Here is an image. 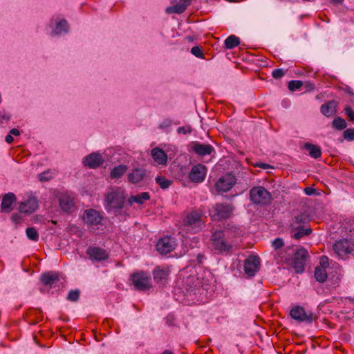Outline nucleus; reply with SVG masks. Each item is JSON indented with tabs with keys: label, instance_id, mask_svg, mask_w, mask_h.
Returning a JSON list of instances; mask_svg holds the SVG:
<instances>
[{
	"label": "nucleus",
	"instance_id": "nucleus-11",
	"mask_svg": "<svg viewBox=\"0 0 354 354\" xmlns=\"http://www.w3.org/2000/svg\"><path fill=\"white\" fill-rule=\"evenodd\" d=\"M353 243L346 239L337 241L333 245V249L335 254L340 257H343L353 251Z\"/></svg>",
	"mask_w": 354,
	"mask_h": 354
},
{
	"label": "nucleus",
	"instance_id": "nucleus-29",
	"mask_svg": "<svg viewBox=\"0 0 354 354\" xmlns=\"http://www.w3.org/2000/svg\"><path fill=\"white\" fill-rule=\"evenodd\" d=\"M308 221V215L305 212H300L292 218V221L291 223L292 227H295V226H303L302 225L305 224Z\"/></svg>",
	"mask_w": 354,
	"mask_h": 354
},
{
	"label": "nucleus",
	"instance_id": "nucleus-50",
	"mask_svg": "<svg viewBox=\"0 0 354 354\" xmlns=\"http://www.w3.org/2000/svg\"><path fill=\"white\" fill-rule=\"evenodd\" d=\"M11 218L16 223H18L21 221V217L19 214H12Z\"/></svg>",
	"mask_w": 354,
	"mask_h": 354
},
{
	"label": "nucleus",
	"instance_id": "nucleus-6",
	"mask_svg": "<svg viewBox=\"0 0 354 354\" xmlns=\"http://www.w3.org/2000/svg\"><path fill=\"white\" fill-rule=\"evenodd\" d=\"M131 280L135 288L138 290L145 291L152 286L151 276L144 272L134 273Z\"/></svg>",
	"mask_w": 354,
	"mask_h": 354
},
{
	"label": "nucleus",
	"instance_id": "nucleus-45",
	"mask_svg": "<svg viewBox=\"0 0 354 354\" xmlns=\"http://www.w3.org/2000/svg\"><path fill=\"white\" fill-rule=\"evenodd\" d=\"M192 131V128L190 126L186 127H180L177 129V132L178 134H187V133H190Z\"/></svg>",
	"mask_w": 354,
	"mask_h": 354
},
{
	"label": "nucleus",
	"instance_id": "nucleus-14",
	"mask_svg": "<svg viewBox=\"0 0 354 354\" xmlns=\"http://www.w3.org/2000/svg\"><path fill=\"white\" fill-rule=\"evenodd\" d=\"M260 259L257 256H249L245 261L244 271L249 277H253L259 270Z\"/></svg>",
	"mask_w": 354,
	"mask_h": 354
},
{
	"label": "nucleus",
	"instance_id": "nucleus-47",
	"mask_svg": "<svg viewBox=\"0 0 354 354\" xmlns=\"http://www.w3.org/2000/svg\"><path fill=\"white\" fill-rule=\"evenodd\" d=\"M344 111L347 117L352 121H354V112L351 106H346Z\"/></svg>",
	"mask_w": 354,
	"mask_h": 354
},
{
	"label": "nucleus",
	"instance_id": "nucleus-57",
	"mask_svg": "<svg viewBox=\"0 0 354 354\" xmlns=\"http://www.w3.org/2000/svg\"><path fill=\"white\" fill-rule=\"evenodd\" d=\"M306 87L309 88L310 89L314 88V84H313L310 82H306Z\"/></svg>",
	"mask_w": 354,
	"mask_h": 354
},
{
	"label": "nucleus",
	"instance_id": "nucleus-17",
	"mask_svg": "<svg viewBox=\"0 0 354 354\" xmlns=\"http://www.w3.org/2000/svg\"><path fill=\"white\" fill-rule=\"evenodd\" d=\"M104 162L102 155L99 153H91L85 156L82 160L84 166L95 169L100 167Z\"/></svg>",
	"mask_w": 354,
	"mask_h": 354
},
{
	"label": "nucleus",
	"instance_id": "nucleus-53",
	"mask_svg": "<svg viewBox=\"0 0 354 354\" xmlns=\"http://www.w3.org/2000/svg\"><path fill=\"white\" fill-rule=\"evenodd\" d=\"M13 137L9 134V135H7L6 136V141L8 142V143H12L13 142Z\"/></svg>",
	"mask_w": 354,
	"mask_h": 354
},
{
	"label": "nucleus",
	"instance_id": "nucleus-58",
	"mask_svg": "<svg viewBox=\"0 0 354 354\" xmlns=\"http://www.w3.org/2000/svg\"><path fill=\"white\" fill-rule=\"evenodd\" d=\"M162 354H174V353L169 350H166Z\"/></svg>",
	"mask_w": 354,
	"mask_h": 354
},
{
	"label": "nucleus",
	"instance_id": "nucleus-22",
	"mask_svg": "<svg viewBox=\"0 0 354 354\" xmlns=\"http://www.w3.org/2000/svg\"><path fill=\"white\" fill-rule=\"evenodd\" d=\"M191 1L192 0H180L178 3L167 8L166 12L169 14H181L186 10Z\"/></svg>",
	"mask_w": 354,
	"mask_h": 354
},
{
	"label": "nucleus",
	"instance_id": "nucleus-20",
	"mask_svg": "<svg viewBox=\"0 0 354 354\" xmlns=\"http://www.w3.org/2000/svg\"><path fill=\"white\" fill-rule=\"evenodd\" d=\"M87 254L90 259L95 261H103L109 257L108 252L99 247H89L87 249Z\"/></svg>",
	"mask_w": 354,
	"mask_h": 354
},
{
	"label": "nucleus",
	"instance_id": "nucleus-4",
	"mask_svg": "<svg viewBox=\"0 0 354 354\" xmlns=\"http://www.w3.org/2000/svg\"><path fill=\"white\" fill-rule=\"evenodd\" d=\"M250 196L254 203L262 205L270 203L272 200L271 194L261 186L252 187L250 191Z\"/></svg>",
	"mask_w": 354,
	"mask_h": 354
},
{
	"label": "nucleus",
	"instance_id": "nucleus-33",
	"mask_svg": "<svg viewBox=\"0 0 354 354\" xmlns=\"http://www.w3.org/2000/svg\"><path fill=\"white\" fill-rule=\"evenodd\" d=\"M327 272L323 267H317L315 270V277L319 282L323 283L327 279Z\"/></svg>",
	"mask_w": 354,
	"mask_h": 354
},
{
	"label": "nucleus",
	"instance_id": "nucleus-55",
	"mask_svg": "<svg viewBox=\"0 0 354 354\" xmlns=\"http://www.w3.org/2000/svg\"><path fill=\"white\" fill-rule=\"evenodd\" d=\"M344 0H331V3L334 5L342 4Z\"/></svg>",
	"mask_w": 354,
	"mask_h": 354
},
{
	"label": "nucleus",
	"instance_id": "nucleus-30",
	"mask_svg": "<svg viewBox=\"0 0 354 354\" xmlns=\"http://www.w3.org/2000/svg\"><path fill=\"white\" fill-rule=\"evenodd\" d=\"M128 167L124 165L115 166L110 172V177L112 179L122 177L127 171Z\"/></svg>",
	"mask_w": 354,
	"mask_h": 354
},
{
	"label": "nucleus",
	"instance_id": "nucleus-12",
	"mask_svg": "<svg viewBox=\"0 0 354 354\" xmlns=\"http://www.w3.org/2000/svg\"><path fill=\"white\" fill-rule=\"evenodd\" d=\"M82 218L88 225L92 227L100 225L103 216L100 212L94 209H88L84 211Z\"/></svg>",
	"mask_w": 354,
	"mask_h": 354
},
{
	"label": "nucleus",
	"instance_id": "nucleus-13",
	"mask_svg": "<svg viewBox=\"0 0 354 354\" xmlns=\"http://www.w3.org/2000/svg\"><path fill=\"white\" fill-rule=\"evenodd\" d=\"M58 201L61 209L68 213H72L75 210L74 198L68 193H62L58 195Z\"/></svg>",
	"mask_w": 354,
	"mask_h": 354
},
{
	"label": "nucleus",
	"instance_id": "nucleus-46",
	"mask_svg": "<svg viewBox=\"0 0 354 354\" xmlns=\"http://www.w3.org/2000/svg\"><path fill=\"white\" fill-rule=\"evenodd\" d=\"M10 118V115L5 111H0V122H8Z\"/></svg>",
	"mask_w": 354,
	"mask_h": 354
},
{
	"label": "nucleus",
	"instance_id": "nucleus-2",
	"mask_svg": "<svg viewBox=\"0 0 354 354\" xmlns=\"http://www.w3.org/2000/svg\"><path fill=\"white\" fill-rule=\"evenodd\" d=\"M234 207L231 203H216L209 209V215L214 221H221L230 218L234 212Z\"/></svg>",
	"mask_w": 354,
	"mask_h": 354
},
{
	"label": "nucleus",
	"instance_id": "nucleus-39",
	"mask_svg": "<svg viewBox=\"0 0 354 354\" xmlns=\"http://www.w3.org/2000/svg\"><path fill=\"white\" fill-rule=\"evenodd\" d=\"M303 85V83L301 81L299 80H291L288 83V88L289 90L292 91H297V89L300 88Z\"/></svg>",
	"mask_w": 354,
	"mask_h": 354
},
{
	"label": "nucleus",
	"instance_id": "nucleus-24",
	"mask_svg": "<svg viewBox=\"0 0 354 354\" xmlns=\"http://www.w3.org/2000/svg\"><path fill=\"white\" fill-rule=\"evenodd\" d=\"M337 103L335 100H330L321 106V113L326 116L330 117L336 113Z\"/></svg>",
	"mask_w": 354,
	"mask_h": 354
},
{
	"label": "nucleus",
	"instance_id": "nucleus-40",
	"mask_svg": "<svg viewBox=\"0 0 354 354\" xmlns=\"http://www.w3.org/2000/svg\"><path fill=\"white\" fill-rule=\"evenodd\" d=\"M191 53L198 58H204L202 48L198 46H196L192 48Z\"/></svg>",
	"mask_w": 354,
	"mask_h": 354
},
{
	"label": "nucleus",
	"instance_id": "nucleus-31",
	"mask_svg": "<svg viewBox=\"0 0 354 354\" xmlns=\"http://www.w3.org/2000/svg\"><path fill=\"white\" fill-rule=\"evenodd\" d=\"M304 148L308 151L310 156L313 158L317 159L322 155L321 148L317 145H314L310 143H306Z\"/></svg>",
	"mask_w": 354,
	"mask_h": 354
},
{
	"label": "nucleus",
	"instance_id": "nucleus-7",
	"mask_svg": "<svg viewBox=\"0 0 354 354\" xmlns=\"http://www.w3.org/2000/svg\"><path fill=\"white\" fill-rule=\"evenodd\" d=\"M290 315L292 319L299 322L310 324L317 319L315 315L311 312H306L302 306H295L292 308Z\"/></svg>",
	"mask_w": 354,
	"mask_h": 354
},
{
	"label": "nucleus",
	"instance_id": "nucleus-26",
	"mask_svg": "<svg viewBox=\"0 0 354 354\" xmlns=\"http://www.w3.org/2000/svg\"><path fill=\"white\" fill-rule=\"evenodd\" d=\"M151 156L158 165H166L167 156L162 149L158 147L152 149Z\"/></svg>",
	"mask_w": 354,
	"mask_h": 354
},
{
	"label": "nucleus",
	"instance_id": "nucleus-52",
	"mask_svg": "<svg viewBox=\"0 0 354 354\" xmlns=\"http://www.w3.org/2000/svg\"><path fill=\"white\" fill-rule=\"evenodd\" d=\"M10 134L12 135H14V136H19L20 134V132L18 129H12L10 131Z\"/></svg>",
	"mask_w": 354,
	"mask_h": 354
},
{
	"label": "nucleus",
	"instance_id": "nucleus-9",
	"mask_svg": "<svg viewBox=\"0 0 354 354\" xmlns=\"http://www.w3.org/2000/svg\"><path fill=\"white\" fill-rule=\"evenodd\" d=\"M236 177L232 174H226L216 183L215 187L218 192H226L232 189L236 183Z\"/></svg>",
	"mask_w": 354,
	"mask_h": 354
},
{
	"label": "nucleus",
	"instance_id": "nucleus-28",
	"mask_svg": "<svg viewBox=\"0 0 354 354\" xmlns=\"http://www.w3.org/2000/svg\"><path fill=\"white\" fill-rule=\"evenodd\" d=\"M150 198V196L147 192H142L139 194L131 196L128 199V203L131 205L133 203H136L138 204H143L145 201H148Z\"/></svg>",
	"mask_w": 354,
	"mask_h": 354
},
{
	"label": "nucleus",
	"instance_id": "nucleus-49",
	"mask_svg": "<svg viewBox=\"0 0 354 354\" xmlns=\"http://www.w3.org/2000/svg\"><path fill=\"white\" fill-rule=\"evenodd\" d=\"M304 191L307 196H312L316 193V189L311 187H306Z\"/></svg>",
	"mask_w": 354,
	"mask_h": 354
},
{
	"label": "nucleus",
	"instance_id": "nucleus-34",
	"mask_svg": "<svg viewBox=\"0 0 354 354\" xmlns=\"http://www.w3.org/2000/svg\"><path fill=\"white\" fill-rule=\"evenodd\" d=\"M240 44L239 38L235 35H230L225 40V48L232 49Z\"/></svg>",
	"mask_w": 354,
	"mask_h": 354
},
{
	"label": "nucleus",
	"instance_id": "nucleus-56",
	"mask_svg": "<svg viewBox=\"0 0 354 354\" xmlns=\"http://www.w3.org/2000/svg\"><path fill=\"white\" fill-rule=\"evenodd\" d=\"M259 167L261 168H263V169H267L269 167V165H267V164H265V163H261V164H259L257 165Z\"/></svg>",
	"mask_w": 354,
	"mask_h": 354
},
{
	"label": "nucleus",
	"instance_id": "nucleus-43",
	"mask_svg": "<svg viewBox=\"0 0 354 354\" xmlns=\"http://www.w3.org/2000/svg\"><path fill=\"white\" fill-rule=\"evenodd\" d=\"M284 243L282 239L277 238L272 242V246L275 249H279L283 245Z\"/></svg>",
	"mask_w": 354,
	"mask_h": 354
},
{
	"label": "nucleus",
	"instance_id": "nucleus-38",
	"mask_svg": "<svg viewBox=\"0 0 354 354\" xmlns=\"http://www.w3.org/2000/svg\"><path fill=\"white\" fill-rule=\"evenodd\" d=\"M54 174L52 171L47 170L39 174L38 178L40 181H48L53 177Z\"/></svg>",
	"mask_w": 354,
	"mask_h": 354
},
{
	"label": "nucleus",
	"instance_id": "nucleus-16",
	"mask_svg": "<svg viewBox=\"0 0 354 354\" xmlns=\"http://www.w3.org/2000/svg\"><path fill=\"white\" fill-rule=\"evenodd\" d=\"M176 245V243L174 239L170 236H165L158 241L156 248L160 253L167 254L173 251Z\"/></svg>",
	"mask_w": 354,
	"mask_h": 354
},
{
	"label": "nucleus",
	"instance_id": "nucleus-5",
	"mask_svg": "<svg viewBox=\"0 0 354 354\" xmlns=\"http://www.w3.org/2000/svg\"><path fill=\"white\" fill-rule=\"evenodd\" d=\"M124 200V193L120 190L111 192L106 196L109 207L114 209L115 212H118L123 207Z\"/></svg>",
	"mask_w": 354,
	"mask_h": 354
},
{
	"label": "nucleus",
	"instance_id": "nucleus-15",
	"mask_svg": "<svg viewBox=\"0 0 354 354\" xmlns=\"http://www.w3.org/2000/svg\"><path fill=\"white\" fill-rule=\"evenodd\" d=\"M207 167L202 164H197L192 167L189 177L192 182L202 183L206 176Z\"/></svg>",
	"mask_w": 354,
	"mask_h": 354
},
{
	"label": "nucleus",
	"instance_id": "nucleus-41",
	"mask_svg": "<svg viewBox=\"0 0 354 354\" xmlns=\"http://www.w3.org/2000/svg\"><path fill=\"white\" fill-rule=\"evenodd\" d=\"M80 297V291L77 290H71L68 295L67 299L71 301H77Z\"/></svg>",
	"mask_w": 354,
	"mask_h": 354
},
{
	"label": "nucleus",
	"instance_id": "nucleus-1",
	"mask_svg": "<svg viewBox=\"0 0 354 354\" xmlns=\"http://www.w3.org/2000/svg\"><path fill=\"white\" fill-rule=\"evenodd\" d=\"M240 234L239 228L232 223H228L222 230H215L210 238L213 248L218 253H231L234 247V239Z\"/></svg>",
	"mask_w": 354,
	"mask_h": 354
},
{
	"label": "nucleus",
	"instance_id": "nucleus-8",
	"mask_svg": "<svg viewBox=\"0 0 354 354\" xmlns=\"http://www.w3.org/2000/svg\"><path fill=\"white\" fill-rule=\"evenodd\" d=\"M308 256V251L303 248L295 252L292 259V263L296 272L302 273L304 271Z\"/></svg>",
	"mask_w": 354,
	"mask_h": 354
},
{
	"label": "nucleus",
	"instance_id": "nucleus-27",
	"mask_svg": "<svg viewBox=\"0 0 354 354\" xmlns=\"http://www.w3.org/2000/svg\"><path fill=\"white\" fill-rule=\"evenodd\" d=\"M68 30V24L65 19L56 21L55 26L53 28L52 34L59 35L66 33Z\"/></svg>",
	"mask_w": 354,
	"mask_h": 354
},
{
	"label": "nucleus",
	"instance_id": "nucleus-42",
	"mask_svg": "<svg viewBox=\"0 0 354 354\" xmlns=\"http://www.w3.org/2000/svg\"><path fill=\"white\" fill-rule=\"evenodd\" d=\"M344 138L345 140L348 141L354 140V129H347L344 131Z\"/></svg>",
	"mask_w": 354,
	"mask_h": 354
},
{
	"label": "nucleus",
	"instance_id": "nucleus-18",
	"mask_svg": "<svg viewBox=\"0 0 354 354\" xmlns=\"http://www.w3.org/2000/svg\"><path fill=\"white\" fill-rule=\"evenodd\" d=\"M193 152L200 156L211 155L214 151V147L209 144H203L198 142H194L190 145Z\"/></svg>",
	"mask_w": 354,
	"mask_h": 354
},
{
	"label": "nucleus",
	"instance_id": "nucleus-23",
	"mask_svg": "<svg viewBox=\"0 0 354 354\" xmlns=\"http://www.w3.org/2000/svg\"><path fill=\"white\" fill-rule=\"evenodd\" d=\"M15 200V196L12 193L5 194L2 198L1 209V212L8 213L12 210V205Z\"/></svg>",
	"mask_w": 354,
	"mask_h": 354
},
{
	"label": "nucleus",
	"instance_id": "nucleus-44",
	"mask_svg": "<svg viewBox=\"0 0 354 354\" xmlns=\"http://www.w3.org/2000/svg\"><path fill=\"white\" fill-rule=\"evenodd\" d=\"M272 75L274 78L279 79L285 75V72L281 68H277L272 71Z\"/></svg>",
	"mask_w": 354,
	"mask_h": 354
},
{
	"label": "nucleus",
	"instance_id": "nucleus-35",
	"mask_svg": "<svg viewBox=\"0 0 354 354\" xmlns=\"http://www.w3.org/2000/svg\"><path fill=\"white\" fill-rule=\"evenodd\" d=\"M346 126V120L340 117L335 118L332 122L333 128L339 131L344 129Z\"/></svg>",
	"mask_w": 354,
	"mask_h": 354
},
{
	"label": "nucleus",
	"instance_id": "nucleus-10",
	"mask_svg": "<svg viewBox=\"0 0 354 354\" xmlns=\"http://www.w3.org/2000/svg\"><path fill=\"white\" fill-rule=\"evenodd\" d=\"M154 281L159 286H164L170 274L169 268L167 266H156L152 272Z\"/></svg>",
	"mask_w": 354,
	"mask_h": 354
},
{
	"label": "nucleus",
	"instance_id": "nucleus-32",
	"mask_svg": "<svg viewBox=\"0 0 354 354\" xmlns=\"http://www.w3.org/2000/svg\"><path fill=\"white\" fill-rule=\"evenodd\" d=\"M295 232L292 235L295 239H300L304 236L308 235L311 233L312 230L310 228H305L304 226H295L292 227Z\"/></svg>",
	"mask_w": 354,
	"mask_h": 354
},
{
	"label": "nucleus",
	"instance_id": "nucleus-25",
	"mask_svg": "<svg viewBox=\"0 0 354 354\" xmlns=\"http://www.w3.org/2000/svg\"><path fill=\"white\" fill-rule=\"evenodd\" d=\"M41 281L44 285L52 287L59 281V275L54 272H48L41 274Z\"/></svg>",
	"mask_w": 354,
	"mask_h": 354
},
{
	"label": "nucleus",
	"instance_id": "nucleus-37",
	"mask_svg": "<svg viewBox=\"0 0 354 354\" xmlns=\"http://www.w3.org/2000/svg\"><path fill=\"white\" fill-rule=\"evenodd\" d=\"M26 234L30 240L37 241L39 239V234L35 227H28Z\"/></svg>",
	"mask_w": 354,
	"mask_h": 354
},
{
	"label": "nucleus",
	"instance_id": "nucleus-3",
	"mask_svg": "<svg viewBox=\"0 0 354 354\" xmlns=\"http://www.w3.org/2000/svg\"><path fill=\"white\" fill-rule=\"evenodd\" d=\"M201 214L192 212L187 214L184 219V227L187 231L192 233H197L201 230L203 226Z\"/></svg>",
	"mask_w": 354,
	"mask_h": 354
},
{
	"label": "nucleus",
	"instance_id": "nucleus-21",
	"mask_svg": "<svg viewBox=\"0 0 354 354\" xmlns=\"http://www.w3.org/2000/svg\"><path fill=\"white\" fill-rule=\"evenodd\" d=\"M146 176V171L142 168H135L128 174L131 183L136 184L142 181Z\"/></svg>",
	"mask_w": 354,
	"mask_h": 354
},
{
	"label": "nucleus",
	"instance_id": "nucleus-36",
	"mask_svg": "<svg viewBox=\"0 0 354 354\" xmlns=\"http://www.w3.org/2000/svg\"><path fill=\"white\" fill-rule=\"evenodd\" d=\"M155 180L160 187L164 189L168 188L171 184V180H167L163 176H158Z\"/></svg>",
	"mask_w": 354,
	"mask_h": 354
},
{
	"label": "nucleus",
	"instance_id": "nucleus-19",
	"mask_svg": "<svg viewBox=\"0 0 354 354\" xmlns=\"http://www.w3.org/2000/svg\"><path fill=\"white\" fill-rule=\"evenodd\" d=\"M37 207V198L34 196H28V198L20 203L19 210L21 213L29 214L35 212Z\"/></svg>",
	"mask_w": 354,
	"mask_h": 354
},
{
	"label": "nucleus",
	"instance_id": "nucleus-54",
	"mask_svg": "<svg viewBox=\"0 0 354 354\" xmlns=\"http://www.w3.org/2000/svg\"><path fill=\"white\" fill-rule=\"evenodd\" d=\"M170 124H171V121L169 120H165V121H163L161 126L169 127V126H170Z\"/></svg>",
	"mask_w": 354,
	"mask_h": 354
},
{
	"label": "nucleus",
	"instance_id": "nucleus-48",
	"mask_svg": "<svg viewBox=\"0 0 354 354\" xmlns=\"http://www.w3.org/2000/svg\"><path fill=\"white\" fill-rule=\"evenodd\" d=\"M328 261H329V259L326 256H322L320 258L319 267H323L326 269L329 265Z\"/></svg>",
	"mask_w": 354,
	"mask_h": 354
},
{
	"label": "nucleus",
	"instance_id": "nucleus-51",
	"mask_svg": "<svg viewBox=\"0 0 354 354\" xmlns=\"http://www.w3.org/2000/svg\"><path fill=\"white\" fill-rule=\"evenodd\" d=\"M205 259L204 254H198L197 255V259L199 263H202L203 262V260Z\"/></svg>",
	"mask_w": 354,
	"mask_h": 354
}]
</instances>
